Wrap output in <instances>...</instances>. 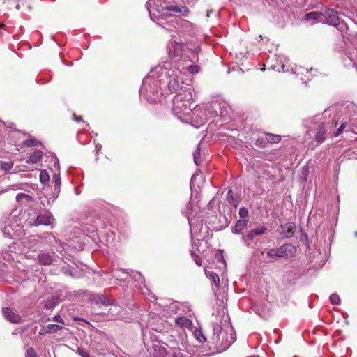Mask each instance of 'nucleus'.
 Returning <instances> with one entry per match:
<instances>
[{"label": "nucleus", "mask_w": 357, "mask_h": 357, "mask_svg": "<svg viewBox=\"0 0 357 357\" xmlns=\"http://www.w3.org/2000/svg\"><path fill=\"white\" fill-rule=\"evenodd\" d=\"M215 315L219 322H215L212 324L213 334L211 337L209 343L210 351L203 350L199 347L197 352V357H208L218 352H221L228 349L236 339V335L234 328L229 323V316L227 310L224 308H217Z\"/></svg>", "instance_id": "f257e3e1"}, {"label": "nucleus", "mask_w": 357, "mask_h": 357, "mask_svg": "<svg viewBox=\"0 0 357 357\" xmlns=\"http://www.w3.org/2000/svg\"><path fill=\"white\" fill-rule=\"evenodd\" d=\"M151 0L146 3V8L149 12L151 20L155 22L167 31H173L177 29L180 25L188 23L186 20H183L178 17L179 15L187 17L190 13L188 8L183 6H158L155 8L151 7Z\"/></svg>", "instance_id": "f03ea898"}, {"label": "nucleus", "mask_w": 357, "mask_h": 357, "mask_svg": "<svg viewBox=\"0 0 357 357\" xmlns=\"http://www.w3.org/2000/svg\"><path fill=\"white\" fill-rule=\"evenodd\" d=\"M167 50L170 59L169 62L172 63L173 66H178L183 61L195 63L199 59V47L197 45L171 40L167 45Z\"/></svg>", "instance_id": "7ed1b4c3"}, {"label": "nucleus", "mask_w": 357, "mask_h": 357, "mask_svg": "<svg viewBox=\"0 0 357 357\" xmlns=\"http://www.w3.org/2000/svg\"><path fill=\"white\" fill-rule=\"evenodd\" d=\"M156 70H159L160 75L165 74L169 79L168 89L172 93H178V91H182L185 89L186 85L183 82V75L182 70L179 67L173 66L171 62H164L162 65L158 66Z\"/></svg>", "instance_id": "20e7f679"}, {"label": "nucleus", "mask_w": 357, "mask_h": 357, "mask_svg": "<svg viewBox=\"0 0 357 357\" xmlns=\"http://www.w3.org/2000/svg\"><path fill=\"white\" fill-rule=\"evenodd\" d=\"M159 73L160 71L156 70L155 68L143 79L139 93L144 95L149 102H156L159 100V94L162 95L160 79H159L161 75H160L158 77H155V75Z\"/></svg>", "instance_id": "39448f33"}, {"label": "nucleus", "mask_w": 357, "mask_h": 357, "mask_svg": "<svg viewBox=\"0 0 357 357\" xmlns=\"http://www.w3.org/2000/svg\"><path fill=\"white\" fill-rule=\"evenodd\" d=\"M192 88L191 85H186L185 89L178 91L173 100L172 112L174 115L190 114L192 112Z\"/></svg>", "instance_id": "423d86ee"}, {"label": "nucleus", "mask_w": 357, "mask_h": 357, "mask_svg": "<svg viewBox=\"0 0 357 357\" xmlns=\"http://www.w3.org/2000/svg\"><path fill=\"white\" fill-rule=\"evenodd\" d=\"M1 230L3 236L8 238H20L24 234L20 219L13 215L3 220Z\"/></svg>", "instance_id": "0eeeda50"}, {"label": "nucleus", "mask_w": 357, "mask_h": 357, "mask_svg": "<svg viewBox=\"0 0 357 357\" xmlns=\"http://www.w3.org/2000/svg\"><path fill=\"white\" fill-rule=\"evenodd\" d=\"M336 125L330 122L318 123L314 128L307 130L305 137L306 139H314L317 144H321Z\"/></svg>", "instance_id": "6e6552de"}, {"label": "nucleus", "mask_w": 357, "mask_h": 357, "mask_svg": "<svg viewBox=\"0 0 357 357\" xmlns=\"http://www.w3.org/2000/svg\"><path fill=\"white\" fill-rule=\"evenodd\" d=\"M91 312L95 315H105L106 310L109 305V299L102 294H93L91 297Z\"/></svg>", "instance_id": "1a4fd4ad"}, {"label": "nucleus", "mask_w": 357, "mask_h": 357, "mask_svg": "<svg viewBox=\"0 0 357 357\" xmlns=\"http://www.w3.org/2000/svg\"><path fill=\"white\" fill-rule=\"evenodd\" d=\"M296 252V248L295 246L290 243H285L278 248L270 249L266 252V255L269 258H285L293 257Z\"/></svg>", "instance_id": "9d476101"}, {"label": "nucleus", "mask_w": 357, "mask_h": 357, "mask_svg": "<svg viewBox=\"0 0 357 357\" xmlns=\"http://www.w3.org/2000/svg\"><path fill=\"white\" fill-rule=\"evenodd\" d=\"M267 231V227L260 225L250 230L247 235L242 236L241 239L246 246L250 247L252 245V243L257 239L258 236L264 234Z\"/></svg>", "instance_id": "9b49d317"}, {"label": "nucleus", "mask_w": 357, "mask_h": 357, "mask_svg": "<svg viewBox=\"0 0 357 357\" xmlns=\"http://www.w3.org/2000/svg\"><path fill=\"white\" fill-rule=\"evenodd\" d=\"M323 22L334 26L340 24L338 13L333 8H326L322 10Z\"/></svg>", "instance_id": "f8f14e48"}, {"label": "nucleus", "mask_w": 357, "mask_h": 357, "mask_svg": "<svg viewBox=\"0 0 357 357\" xmlns=\"http://www.w3.org/2000/svg\"><path fill=\"white\" fill-rule=\"evenodd\" d=\"M54 219L51 213L45 211L39 214L35 219L30 220L29 223L34 226L39 225H52Z\"/></svg>", "instance_id": "ddd939ff"}, {"label": "nucleus", "mask_w": 357, "mask_h": 357, "mask_svg": "<svg viewBox=\"0 0 357 357\" xmlns=\"http://www.w3.org/2000/svg\"><path fill=\"white\" fill-rule=\"evenodd\" d=\"M103 310H106V314L108 319H123V315H121L122 307L116 304L112 303L109 301V305L107 308H105Z\"/></svg>", "instance_id": "4468645a"}, {"label": "nucleus", "mask_w": 357, "mask_h": 357, "mask_svg": "<svg viewBox=\"0 0 357 357\" xmlns=\"http://www.w3.org/2000/svg\"><path fill=\"white\" fill-rule=\"evenodd\" d=\"M2 313L4 318L13 324H18L22 321V317L20 314L15 313L9 307H3L2 308Z\"/></svg>", "instance_id": "2eb2a0df"}, {"label": "nucleus", "mask_w": 357, "mask_h": 357, "mask_svg": "<svg viewBox=\"0 0 357 357\" xmlns=\"http://www.w3.org/2000/svg\"><path fill=\"white\" fill-rule=\"evenodd\" d=\"M190 61H183L177 67H179L180 70H182V73L185 75V72L188 71L191 74H195L199 73V67L197 65L188 64Z\"/></svg>", "instance_id": "dca6fc26"}, {"label": "nucleus", "mask_w": 357, "mask_h": 357, "mask_svg": "<svg viewBox=\"0 0 357 357\" xmlns=\"http://www.w3.org/2000/svg\"><path fill=\"white\" fill-rule=\"evenodd\" d=\"M296 226L292 222H289L281 226V234L284 238H290L294 236Z\"/></svg>", "instance_id": "f3484780"}, {"label": "nucleus", "mask_w": 357, "mask_h": 357, "mask_svg": "<svg viewBox=\"0 0 357 357\" xmlns=\"http://www.w3.org/2000/svg\"><path fill=\"white\" fill-rule=\"evenodd\" d=\"M54 252H43L38 257V259L40 264L43 265H50L54 261Z\"/></svg>", "instance_id": "a211bd4d"}, {"label": "nucleus", "mask_w": 357, "mask_h": 357, "mask_svg": "<svg viewBox=\"0 0 357 357\" xmlns=\"http://www.w3.org/2000/svg\"><path fill=\"white\" fill-rule=\"evenodd\" d=\"M52 181L54 183V189L52 196V202L58 197L60 192V187H61V178L60 174L59 173H54L52 176Z\"/></svg>", "instance_id": "6ab92c4d"}, {"label": "nucleus", "mask_w": 357, "mask_h": 357, "mask_svg": "<svg viewBox=\"0 0 357 357\" xmlns=\"http://www.w3.org/2000/svg\"><path fill=\"white\" fill-rule=\"evenodd\" d=\"M154 357H170L171 354L167 352L166 349L160 344L153 345Z\"/></svg>", "instance_id": "aec40b11"}, {"label": "nucleus", "mask_w": 357, "mask_h": 357, "mask_svg": "<svg viewBox=\"0 0 357 357\" xmlns=\"http://www.w3.org/2000/svg\"><path fill=\"white\" fill-rule=\"evenodd\" d=\"M43 151H34L26 160V163L27 164H36L40 161L43 157Z\"/></svg>", "instance_id": "412c9836"}, {"label": "nucleus", "mask_w": 357, "mask_h": 357, "mask_svg": "<svg viewBox=\"0 0 357 357\" xmlns=\"http://www.w3.org/2000/svg\"><path fill=\"white\" fill-rule=\"evenodd\" d=\"M307 20H314L319 22H323L322 12L312 11L310 12L305 15Z\"/></svg>", "instance_id": "4be33fe9"}, {"label": "nucleus", "mask_w": 357, "mask_h": 357, "mask_svg": "<svg viewBox=\"0 0 357 357\" xmlns=\"http://www.w3.org/2000/svg\"><path fill=\"white\" fill-rule=\"evenodd\" d=\"M176 324L182 328H190L192 326V322L189 319L180 317L176 319Z\"/></svg>", "instance_id": "5701e85b"}, {"label": "nucleus", "mask_w": 357, "mask_h": 357, "mask_svg": "<svg viewBox=\"0 0 357 357\" xmlns=\"http://www.w3.org/2000/svg\"><path fill=\"white\" fill-rule=\"evenodd\" d=\"M248 220L240 219L238 220L235 225L234 232L236 234H240L243 230H244L248 225Z\"/></svg>", "instance_id": "b1692460"}, {"label": "nucleus", "mask_w": 357, "mask_h": 357, "mask_svg": "<svg viewBox=\"0 0 357 357\" xmlns=\"http://www.w3.org/2000/svg\"><path fill=\"white\" fill-rule=\"evenodd\" d=\"M268 144L266 134H263L259 136L255 142V145L259 148H265Z\"/></svg>", "instance_id": "393cba45"}, {"label": "nucleus", "mask_w": 357, "mask_h": 357, "mask_svg": "<svg viewBox=\"0 0 357 357\" xmlns=\"http://www.w3.org/2000/svg\"><path fill=\"white\" fill-rule=\"evenodd\" d=\"M205 273H206V276L211 280H212L217 287L219 286V284H220V278H219V276H218V275L217 273H215V272H213V271H205Z\"/></svg>", "instance_id": "a878e982"}, {"label": "nucleus", "mask_w": 357, "mask_h": 357, "mask_svg": "<svg viewBox=\"0 0 357 357\" xmlns=\"http://www.w3.org/2000/svg\"><path fill=\"white\" fill-rule=\"evenodd\" d=\"M267 139L268 144L278 143L281 140L280 135H273L270 133H265Z\"/></svg>", "instance_id": "bb28decb"}, {"label": "nucleus", "mask_w": 357, "mask_h": 357, "mask_svg": "<svg viewBox=\"0 0 357 357\" xmlns=\"http://www.w3.org/2000/svg\"><path fill=\"white\" fill-rule=\"evenodd\" d=\"M38 242V239L33 236H31L29 239L24 242V246L28 249H36V244Z\"/></svg>", "instance_id": "cd10ccee"}, {"label": "nucleus", "mask_w": 357, "mask_h": 357, "mask_svg": "<svg viewBox=\"0 0 357 357\" xmlns=\"http://www.w3.org/2000/svg\"><path fill=\"white\" fill-rule=\"evenodd\" d=\"M47 326L50 333H56L63 328V326L54 324H48Z\"/></svg>", "instance_id": "c85d7f7f"}, {"label": "nucleus", "mask_w": 357, "mask_h": 357, "mask_svg": "<svg viewBox=\"0 0 357 357\" xmlns=\"http://www.w3.org/2000/svg\"><path fill=\"white\" fill-rule=\"evenodd\" d=\"M195 336L196 337L197 340L202 343L205 342L206 341V337L204 335L202 331L199 329H196L194 332Z\"/></svg>", "instance_id": "c756f323"}, {"label": "nucleus", "mask_w": 357, "mask_h": 357, "mask_svg": "<svg viewBox=\"0 0 357 357\" xmlns=\"http://www.w3.org/2000/svg\"><path fill=\"white\" fill-rule=\"evenodd\" d=\"M49 180H50V176H49L46 170H42L40 172V181L42 183L45 184L49 181Z\"/></svg>", "instance_id": "7c9ffc66"}, {"label": "nucleus", "mask_w": 357, "mask_h": 357, "mask_svg": "<svg viewBox=\"0 0 357 357\" xmlns=\"http://www.w3.org/2000/svg\"><path fill=\"white\" fill-rule=\"evenodd\" d=\"M16 200L17 202H23L24 201H30L31 197L26 194L24 193H19L16 196Z\"/></svg>", "instance_id": "2f4dec72"}, {"label": "nucleus", "mask_w": 357, "mask_h": 357, "mask_svg": "<svg viewBox=\"0 0 357 357\" xmlns=\"http://www.w3.org/2000/svg\"><path fill=\"white\" fill-rule=\"evenodd\" d=\"M127 275H128V272H125L121 270H116L114 272V276L119 278L120 280H126Z\"/></svg>", "instance_id": "473e14b6"}, {"label": "nucleus", "mask_w": 357, "mask_h": 357, "mask_svg": "<svg viewBox=\"0 0 357 357\" xmlns=\"http://www.w3.org/2000/svg\"><path fill=\"white\" fill-rule=\"evenodd\" d=\"M23 144L26 146H35L41 144V143L35 139H29L24 141Z\"/></svg>", "instance_id": "72a5a7b5"}, {"label": "nucleus", "mask_w": 357, "mask_h": 357, "mask_svg": "<svg viewBox=\"0 0 357 357\" xmlns=\"http://www.w3.org/2000/svg\"><path fill=\"white\" fill-rule=\"evenodd\" d=\"M13 167L11 162H2L0 161V168L6 172L9 171Z\"/></svg>", "instance_id": "f704fd0d"}, {"label": "nucleus", "mask_w": 357, "mask_h": 357, "mask_svg": "<svg viewBox=\"0 0 357 357\" xmlns=\"http://www.w3.org/2000/svg\"><path fill=\"white\" fill-rule=\"evenodd\" d=\"M330 301L333 305H339L340 303V298L339 296L336 294H332L330 296Z\"/></svg>", "instance_id": "c9c22d12"}, {"label": "nucleus", "mask_w": 357, "mask_h": 357, "mask_svg": "<svg viewBox=\"0 0 357 357\" xmlns=\"http://www.w3.org/2000/svg\"><path fill=\"white\" fill-rule=\"evenodd\" d=\"M200 151L197 149L194 154H193V157H194V162L197 165H200V162H201V160H200Z\"/></svg>", "instance_id": "e433bc0d"}, {"label": "nucleus", "mask_w": 357, "mask_h": 357, "mask_svg": "<svg viewBox=\"0 0 357 357\" xmlns=\"http://www.w3.org/2000/svg\"><path fill=\"white\" fill-rule=\"evenodd\" d=\"M347 126L346 123H342L339 128L335 132L334 136L338 137L340 134H342Z\"/></svg>", "instance_id": "4c0bfd02"}, {"label": "nucleus", "mask_w": 357, "mask_h": 357, "mask_svg": "<svg viewBox=\"0 0 357 357\" xmlns=\"http://www.w3.org/2000/svg\"><path fill=\"white\" fill-rule=\"evenodd\" d=\"M191 255L192 257V259H193V261H195V263L198 266H202V259H201V257L199 256L195 255L194 252H192Z\"/></svg>", "instance_id": "58836bf2"}, {"label": "nucleus", "mask_w": 357, "mask_h": 357, "mask_svg": "<svg viewBox=\"0 0 357 357\" xmlns=\"http://www.w3.org/2000/svg\"><path fill=\"white\" fill-rule=\"evenodd\" d=\"M248 215V211L246 208H245V207L240 208L239 215L241 218H244L247 217Z\"/></svg>", "instance_id": "ea45409f"}, {"label": "nucleus", "mask_w": 357, "mask_h": 357, "mask_svg": "<svg viewBox=\"0 0 357 357\" xmlns=\"http://www.w3.org/2000/svg\"><path fill=\"white\" fill-rule=\"evenodd\" d=\"M26 357H36V353L33 348H29L26 350Z\"/></svg>", "instance_id": "a19ab883"}, {"label": "nucleus", "mask_w": 357, "mask_h": 357, "mask_svg": "<svg viewBox=\"0 0 357 357\" xmlns=\"http://www.w3.org/2000/svg\"><path fill=\"white\" fill-rule=\"evenodd\" d=\"M77 352L78 354L82 356V357H90V355L88 353V351L86 350H85L84 349H80L79 348L77 349Z\"/></svg>", "instance_id": "79ce46f5"}, {"label": "nucleus", "mask_w": 357, "mask_h": 357, "mask_svg": "<svg viewBox=\"0 0 357 357\" xmlns=\"http://www.w3.org/2000/svg\"><path fill=\"white\" fill-rule=\"evenodd\" d=\"M170 357H189L187 354H183V352L178 351L174 352L173 354H171Z\"/></svg>", "instance_id": "37998d69"}, {"label": "nucleus", "mask_w": 357, "mask_h": 357, "mask_svg": "<svg viewBox=\"0 0 357 357\" xmlns=\"http://www.w3.org/2000/svg\"><path fill=\"white\" fill-rule=\"evenodd\" d=\"M52 321H55V322H57V323H60L62 325H64L65 323H64V321L63 319L60 317V315L57 314V315H55L53 318H52Z\"/></svg>", "instance_id": "c03bdc74"}, {"label": "nucleus", "mask_w": 357, "mask_h": 357, "mask_svg": "<svg viewBox=\"0 0 357 357\" xmlns=\"http://www.w3.org/2000/svg\"><path fill=\"white\" fill-rule=\"evenodd\" d=\"M133 278L135 279V280H143L144 281V278L142 277V274L140 273H138V272H133Z\"/></svg>", "instance_id": "a18cd8bd"}, {"label": "nucleus", "mask_w": 357, "mask_h": 357, "mask_svg": "<svg viewBox=\"0 0 357 357\" xmlns=\"http://www.w3.org/2000/svg\"><path fill=\"white\" fill-rule=\"evenodd\" d=\"M145 290H146V291L142 290V293H143V294H147L149 296L148 298L149 300L155 299V295L153 294H152V293H150L149 290L147 288H146Z\"/></svg>", "instance_id": "49530a36"}, {"label": "nucleus", "mask_w": 357, "mask_h": 357, "mask_svg": "<svg viewBox=\"0 0 357 357\" xmlns=\"http://www.w3.org/2000/svg\"><path fill=\"white\" fill-rule=\"evenodd\" d=\"M227 197V199L229 202V203L233 204L234 198H233L231 190L228 191Z\"/></svg>", "instance_id": "de8ad7c7"}, {"label": "nucleus", "mask_w": 357, "mask_h": 357, "mask_svg": "<svg viewBox=\"0 0 357 357\" xmlns=\"http://www.w3.org/2000/svg\"><path fill=\"white\" fill-rule=\"evenodd\" d=\"M47 333H50L48 330H47V326H43L41 328V329L39 331V335H45V334H47Z\"/></svg>", "instance_id": "09e8293b"}, {"label": "nucleus", "mask_w": 357, "mask_h": 357, "mask_svg": "<svg viewBox=\"0 0 357 357\" xmlns=\"http://www.w3.org/2000/svg\"><path fill=\"white\" fill-rule=\"evenodd\" d=\"M45 307L47 309H52L54 307V305L50 301H47L45 304Z\"/></svg>", "instance_id": "8fccbe9b"}, {"label": "nucleus", "mask_w": 357, "mask_h": 357, "mask_svg": "<svg viewBox=\"0 0 357 357\" xmlns=\"http://www.w3.org/2000/svg\"><path fill=\"white\" fill-rule=\"evenodd\" d=\"M207 121V119H206V115H204V116H200V120H199V123L200 124H204Z\"/></svg>", "instance_id": "3c124183"}, {"label": "nucleus", "mask_w": 357, "mask_h": 357, "mask_svg": "<svg viewBox=\"0 0 357 357\" xmlns=\"http://www.w3.org/2000/svg\"><path fill=\"white\" fill-rule=\"evenodd\" d=\"M187 218H188V222H189L191 229H195V227L192 224V220L190 219L188 215L187 216Z\"/></svg>", "instance_id": "603ef678"}, {"label": "nucleus", "mask_w": 357, "mask_h": 357, "mask_svg": "<svg viewBox=\"0 0 357 357\" xmlns=\"http://www.w3.org/2000/svg\"><path fill=\"white\" fill-rule=\"evenodd\" d=\"M73 119L77 122H80L82 121V119L81 116H78L75 114H73Z\"/></svg>", "instance_id": "864d4df0"}, {"label": "nucleus", "mask_w": 357, "mask_h": 357, "mask_svg": "<svg viewBox=\"0 0 357 357\" xmlns=\"http://www.w3.org/2000/svg\"><path fill=\"white\" fill-rule=\"evenodd\" d=\"M26 330V328H24L22 330V332H24ZM21 333V331H19L17 329H15L14 330L13 332H12V335H17V333Z\"/></svg>", "instance_id": "5fc2aeb1"}, {"label": "nucleus", "mask_w": 357, "mask_h": 357, "mask_svg": "<svg viewBox=\"0 0 357 357\" xmlns=\"http://www.w3.org/2000/svg\"><path fill=\"white\" fill-rule=\"evenodd\" d=\"M280 68H281V70H282L283 72L289 71V69L286 68V65L284 63L281 65Z\"/></svg>", "instance_id": "6e6d98bb"}, {"label": "nucleus", "mask_w": 357, "mask_h": 357, "mask_svg": "<svg viewBox=\"0 0 357 357\" xmlns=\"http://www.w3.org/2000/svg\"><path fill=\"white\" fill-rule=\"evenodd\" d=\"M56 161L54 163V167L58 169V171L59 172V160L56 158Z\"/></svg>", "instance_id": "4d7b16f0"}, {"label": "nucleus", "mask_w": 357, "mask_h": 357, "mask_svg": "<svg viewBox=\"0 0 357 357\" xmlns=\"http://www.w3.org/2000/svg\"><path fill=\"white\" fill-rule=\"evenodd\" d=\"M197 112V111H195L192 112V115H193L192 118H194V116H196Z\"/></svg>", "instance_id": "13d9d810"}, {"label": "nucleus", "mask_w": 357, "mask_h": 357, "mask_svg": "<svg viewBox=\"0 0 357 357\" xmlns=\"http://www.w3.org/2000/svg\"><path fill=\"white\" fill-rule=\"evenodd\" d=\"M210 13H211L210 11H208V12H207V14H206V17H209V16H210Z\"/></svg>", "instance_id": "bf43d9fd"}, {"label": "nucleus", "mask_w": 357, "mask_h": 357, "mask_svg": "<svg viewBox=\"0 0 357 357\" xmlns=\"http://www.w3.org/2000/svg\"><path fill=\"white\" fill-rule=\"evenodd\" d=\"M100 148H101V146H100V145H99V146H98V145H97V146H96V149H97L100 150Z\"/></svg>", "instance_id": "052dcab7"}, {"label": "nucleus", "mask_w": 357, "mask_h": 357, "mask_svg": "<svg viewBox=\"0 0 357 357\" xmlns=\"http://www.w3.org/2000/svg\"><path fill=\"white\" fill-rule=\"evenodd\" d=\"M3 191V188L0 186V193L2 192Z\"/></svg>", "instance_id": "680f3d73"}, {"label": "nucleus", "mask_w": 357, "mask_h": 357, "mask_svg": "<svg viewBox=\"0 0 357 357\" xmlns=\"http://www.w3.org/2000/svg\"><path fill=\"white\" fill-rule=\"evenodd\" d=\"M284 61L288 62L289 61L287 60V59H284Z\"/></svg>", "instance_id": "e2e57ef3"}, {"label": "nucleus", "mask_w": 357, "mask_h": 357, "mask_svg": "<svg viewBox=\"0 0 357 357\" xmlns=\"http://www.w3.org/2000/svg\"><path fill=\"white\" fill-rule=\"evenodd\" d=\"M52 198H49V200H51ZM48 204H50V202L48 201Z\"/></svg>", "instance_id": "0e129e2a"}, {"label": "nucleus", "mask_w": 357, "mask_h": 357, "mask_svg": "<svg viewBox=\"0 0 357 357\" xmlns=\"http://www.w3.org/2000/svg\"><path fill=\"white\" fill-rule=\"evenodd\" d=\"M355 236H356V237H357V231H356V232H355Z\"/></svg>", "instance_id": "69168bd1"}]
</instances>
